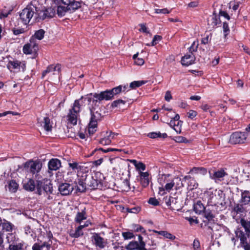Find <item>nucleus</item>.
<instances>
[{"label":"nucleus","instance_id":"nucleus-1","mask_svg":"<svg viewBox=\"0 0 250 250\" xmlns=\"http://www.w3.org/2000/svg\"><path fill=\"white\" fill-rule=\"evenodd\" d=\"M168 176L169 175L163 174L158 179V182L161 186L166 184L165 187L167 191L169 192L173 188H174L176 190H178L183 187V181H181L180 178L176 177L172 180H168L167 179Z\"/></svg>","mask_w":250,"mask_h":250},{"label":"nucleus","instance_id":"nucleus-2","mask_svg":"<svg viewBox=\"0 0 250 250\" xmlns=\"http://www.w3.org/2000/svg\"><path fill=\"white\" fill-rule=\"evenodd\" d=\"M225 195L223 191L221 190H215L214 193H210L208 196V207L211 206L213 208V206H221L222 207H224L226 205L225 202Z\"/></svg>","mask_w":250,"mask_h":250},{"label":"nucleus","instance_id":"nucleus-3","mask_svg":"<svg viewBox=\"0 0 250 250\" xmlns=\"http://www.w3.org/2000/svg\"><path fill=\"white\" fill-rule=\"evenodd\" d=\"M7 69L14 73L20 71L24 72L26 70V62L24 61H20L11 57L6 65Z\"/></svg>","mask_w":250,"mask_h":250},{"label":"nucleus","instance_id":"nucleus-4","mask_svg":"<svg viewBox=\"0 0 250 250\" xmlns=\"http://www.w3.org/2000/svg\"><path fill=\"white\" fill-rule=\"evenodd\" d=\"M36 11V7L33 5H28L23 9L20 14L23 23L25 25L28 23Z\"/></svg>","mask_w":250,"mask_h":250},{"label":"nucleus","instance_id":"nucleus-5","mask_svg":"<svg viewBox=\"0 0 250 250\" xmlns=\"http://www.w3.org/2000/svg\"><path fill=\"white\" fill-rule=\"evenodd\" d=\"M37 192L39 195H41L42 189L46 194H51L53 192V187L50 182L47 179H43L42 181H37L36 184Z\"/></svg>","mask_w":250,"mask_h":250},{"label":"nucleus","instance_id":"nucleus-6","mask_svg":"<svg viewBox=\"0 0 250 250\" xmlns=\"http://www.w3.org/2000/svg\"><path fill=\"white\" fill-rule=\"evenodd\" d=\"M7 242L9 244V250H24V243H17L15 236L12 233H8L6 237Z\"/></svg>","mask_w":250,"mask_h":250},{"label":"nucleus","instance_id":"nucleus-7","mask_svg":"<svg viewBox=\"0 0 250 250\" xmlns=\"http://www.w3.org/2000/svg\"><path fill=\"white\" fill-rule=\"evenodd\" d=\"M38 50V43L34 38H31L29 42L25 44L23 47L22 51L25 54H32Z\"/></svg>","mask_w":250,"mask_h":250},{"label":"nucleus","instance_id":"nucleus-8","mask_svg":"<svg viewBox=\"0 0 250 250\" xmlns=\"http://www.w3.org/2000/svg\"><path fill=\"white\" fill-rule=\"evenodd\" d=\"M248 133L242 132H235L230 136L229 142L232 144H243L246 140Z\"/></svg>","mask_w":250,"mask_h":250},{"label":"nucleus","instance_id":"nucleus-9","mask_svg":"<svg viewBox=\"0 0 250 250\" xmlns=\"http://www.w3.org/2000/svg\"><path fill=\"white\" fill-rule=\"evenodd\" d=\"M101 174L100 173H98L95 174L94 176H91L85 177V184H86L87 187L90 189H97L99 187H101L102 181L101 180H98L97 175Z\"/></svg>","mask_w":250,"mask_h":250},{"label":"nucleus","instance_id":"nucleus-10","mask_svg":"<svg viewBox=\"0 0 250 250\" xmlns=\"http://www.w3.org/2000/svg\"><path fill=\"white\" fill-rule=\"evenodd\" d=\"M236 237L239 238L240 244L244 250H250V246L247 241L248 234L245 233L242 230L237 229L235 231Z\"/></svg>","mask_w":250,"mask_h":250},{"label":"nucleus","instance_id":"nucleus-11","mask_svg":"<svg viewBox=\"0 0 250 250\" xmlns=\"http://www.w3.org/2000/svg\"><path fill=\"white\" fill-rule=\"evenodd\" d=\"M209 177L214 180L215 182H221L224 180V177L228 175V173L223 168H220L217 170H212L209 171Z\"/></svg>","mask_w":250,"mask_h":250},{"label":"nucleus","instance_id":"nucleus-12","mask_svg":"<svg viewBox=\"0 0 250 250\" xmlns=\"http://www.w3.org/2000/svg\"><path fill=\"white\" fill-rule=\"evenodd\" d=\"M166 203L167 205L169 206L172 210L179 211L182 209L181 202L178 198L170 196L166 201Z\"/></svg>","mask_w":250,"mask_h":250},{"label":"nucleus","instance_id":"nucleus-13","mask_svg":"<svg viewBox=\"0 0 250 250\" xmlns=\"http://www.w3.org/2000/svg\"><path fill=\"white\" fill-rule=\"evenodd\" d=\"M91 118L88 124V132L90 135L93 134L97 130V122L100 121L93 114V108H90Z\"/></svg>","mask_w":250,"mask_h":250},{"label":"nucleus","instance_id":"nucleus-14","mask_svg":"<svg viewBox=\"0 0 250 250\" xmlns=\"http://www.w3.org/2000/svg\"><path fill=\"white\" fill-rule=\"evenodd\" d=\"M56 13V10L52 7H48L44 10L41 11L38 14V19L41 20L49 19L53 18Z\"/></svg>","mask_w":250,"mask_h":250},{"label":"nucleus","instance_id":"nucleus-15","mask_svg":"<svg viewBox=\"0 0 250 250\" xmlns=\"http://www.w3.org/2000/svg\"><path fill=\"white\" fill-rule=\"evenodd\" d=\"M93 97L99 101L103 100L108 101L113 99L112 93L110 90H106L101 92L100 93H94Z\"/></svg>","mask_w":250,"mask_h":250},{"label":"nucleus","instance_id":"nucleus-16","mask_svg":"<svg viewBox=\"0 0 250 250\" xmlns=\"http://www.w3.org/2000/svg\"><path fill=\"white\" fill-rule=\"evenodd\" d=\"M25 167L29 168L30 172L35 174L41 169L42 164L38 162L30 161L25 164Z\"/></svg>","mask_w":250,"mask_h":250},{"label":"nucleus","instance_id":"nucleus-17","mask_svg":"<svg viewBox=\"0 0 250 250\" xmlns=\"http://www.w3.org/2000/svg\"><path fill=\"white\" fill-rule=\"evenodd\" d=\"M74 189L73 186L68 183H62L59 187V190L62 195H69Z\"/></svg>","mask_w":250,"mask_h":250},{"label":"nucleus","instance_id":"nucleus-18","mask_svg":"<svg viewBox=\"0 0 250 250\" xmlns=\"http://www.w3.org/2000/svg\"><path fill=\"white\" fill-rule=\"evenodd\" d=\"M61 66L59 64L56 65H51L42 72V77L43 78L47 74L52 73L53 75H58L61 71Z\"/></svg>","mask_w":250,"mask_h":250},{"label":"nucleus","instance_id":"nucleus-19","mask_svg":"<svg viewBox=\"0 0 250 250\" xmlns=\"http://www.w3.org/2000/svg\"><path fill=\"white\" fill-rule=\"evenodd\" d=\"M38 124L42 126L45 130L47 131L51 130L52 125L50 124V120L48 117H45L43 118L38 119Z\"/></svg>","mask_w":250,"mask_h":250},{"label":"nucleus","instance_id":"nucleus-20","mask_svg":"<svg viewBox=\"0 0 250 250\" xmlns=\"http://www.w3.org/2000/svg\"><path fill=\"white\" fill-rule=\"evenodd\" d=\"M241 198L239 202L241 204L248 205L250 203V191L247 190L241 189Z\"/></svg>","mask_w":250,"mask_h":250},{"label":"nucleus","instance_id":"nucleus-21","mask_svg":"<svg viewBox=\"0 0 250 250\" xmlns=\"http://www.w3.org/2000/svg\"><path fill=\"white\" fill-rule=\"evenodd\" d=\"M115 135V134L112 133L111 131L109 132L107 131L105 135L99 140V144L104 146L110 144L111 140L113 139Z\"/></svg>","mask_w":250,"mask_h":250},{"label":"nucleus","instance_id":"nucleus-22","mask_svg":"<svg viewBox=\"0 0 250 250\" xmlns=\"http://www.w3.org/2000/svg\"><path fill=\"white\" fill-rule=\"evenodd\" d=\"M195 57L193 54H187L182 57L181 63L183 65L188 66L194 63Z\"/></svg>","mask_w":250,"mask_h":250},{"label":"nucleus","instance_id":"nucleus-23","mask_svg":"<svg viewBox=\"0 0 250 250\" xmlns=\"http://www.w3.org/2000/svg\"><path fill=\"white\" fill-rule=\"evenodd\" d=\"M76 10V9L72 7L68 6L67 5H64V6L60 5L58 6L57 14L59 16L62 17L63 16L66 12H69L71 13Z\"/></svg>","mask_w":250,"mask_h":250},{"label":"nucleus","instance_id":"nucleus-24","mask_svg":"<svg viewBox=\"0 0 250 250\" xmlns=\"http://www.w3.org/2000/svg\"><path fill=\"white\" fill-rule=\"evenodd\" d=\"M140 181L144 187L148 186L149 183V173L147 172H139Z\"/></svg>","mask_w":250,"mask_h":250},{"label":"nucleus","instance_id":"nucleus-25","mask_svg":"<svg viewBox=\"0 0 250 250\" xmlns=\"http://www.w3.org/2000/svg\"><path fill=\"white\" fill-rule=\"evenodd\" d=\"M92 240L94 241V244L96 247L103 249L105 247L104 239L99 234L95 233L92 237Z\"/></svg>","mask_w":250,"mask_h":250},{"label":"nucleus","instance_id":"nucleus-26","mask_svg":"<svg viewBox=\"0 0 250 250\" xmlns=\"http://www.w3.org/2000/svg\"><path fill=\"white\" fill-rule=\"evenodd\" d=\"M48 166L50 170H57L61 167V162L58 159H52L49 161Z\"/></svg>","mask_w":250,"mask_h":250},{"label":"nucleus","instance_id":"nucleus-27","mask_svg":"<svg viewBox=\"0 0 250 250\" xmlns=\"http://www.w3.org/2000/svg\"><path fill=\"white\" fill-rule=\"evenodd\" d=\"M79 112H75L71 108L69 110V113L67 115L68 121L72 124L75 125L77 124V118Z\"/></svg>","mask_w":250,"mask_h":250},{"label":"nucleus","instance_id":"nucleus-28","mask_svg":"<svg viewBox=\"0 0 250 250\" xmlns=\"http://www.w3.org/2000/svg\"><path fill=\"white\" fill-rule=\"evenodd\" d=\"M188 181V187L190 189L196 188L198 187V184L190 176H185L183 180V181L186 182Z\"/></svg>","mask_w":250,"mask_h":250},{"label":"nucleus","instance_id":"nucleus-29","mask_svg":"<svg viewBox=\"0 0 250 250\" xmlns=\"http://www.w3.org/2000/svg\"><path fill=\"white\" fill-rule=\"evenodd\" d=\"M68 166L73 170L77 171V176H79V171L83 170L84 167L76 162H69Z\"/></svg>","mask_w":250,"mask_h":250},{"label":"nucleus","instance_id":"nucleus-30","mask_svg":"<svg viewBox=\"0 0 250 250\" xmlns=\"http://www.w3.org/2000/svg\"><path fill=\"white\" fill-rule=\"evenodd\" d=\"M52 242H44L42 245H39L35 244L32 247L33 250H50Z\"/></svg>","mask_w":250,"mask_h":250},{"label":"nucleus","instance_id":"nucleus-31","mask_svg":"<svg viewBox=\"0 0 250 250\" xmlns=\"http://www.w3.org/2000/svg\"><path fill=\"white\" fill-rule=\"evenodd\" d=\"M244 204L240 203L235 204L233 208V212L236 213V214L243 213L245 211V208L244 207Z\"/></svg>","mask_w":250,"mask_h":250},{"label":"nucleus","instance_id":"nucleus-32","mask_svg":"<svg viewBox=\"0 0 250 250\" xmlns=\"http://www.w3.org/2000/svg\"><path fill=\"white\" fill-rule=\"evenodd\" d=\"M86 219V214L85 211V208H84L82 209L81 212H78L76 216L75 217V220L76 222L78 223H81V222Z\"/></svg>","mask_w":250,"mask_h":250},{"label":"nucleus","instance_id":"nucleus-33","mask_svg":"<svg viewBox=\"0 0 250 250\" xmlns=\"http://www.w3.org/2000/svg\"><path fill=\"white\" fill-rule=\"evenodd\" d=\"M83 97H82L80 99L76 100L75 101L74 103L73 104V107L72 109L76 112H79L81 110V107L83 105Z\"/></svg>","mask_w":250,"mask_h":250},{"label":"nucleus","instance_id":"nucleus-34","mask_svg":"<svg viewBox=\"0 0 250 250\" xmlns=\"http://www.w3.org/2000/svg\"><path fill=\"white\" fill-rule=\"evenodd\" d=\"M1 227L2 230L10 232L12 231L14 225L5 219H3L2 221Z\"/></svg>","mask_w":250,"mask_h":250},{"label":"nucleus","instance_id":"nucleus-35","mask_svg":"<svg viewBox=\"0 0 250 250\" xmlns=\"http://www.w3.org/2000/svg\"><path fill=\"white\" fill-rule=\"evenodd\" d=\"M206 209L201 201H197L194 205V210L196 213L201 214Z\"/></svg>","mask_w":250,"mask_h":250},{"label":"nucleus","instance_id":"nucleus-36","mask_svg":"<svg viewBox=\"0 0 250 250\" xmlns=\"http://www.w3.org/2000/svg\"><path fill=\"white\" fill-rule=\"evenodd\" d=\"M153 231L156 233H157L159 235H161L164 236L165 238L168 239H170L171 240H174L176 238L174 235H173L172 234L167 232V231L154 230Z\"/></svg>","mask_w":250,"mask_h":250},{"label":"nucleus","instance_id":"nucleus-37","mask_svg":"<svg viewBox=\"0 0 250 250\" xmlns=\"http://www.w3.org/2000/svg\"><path fill=\"white\" fill-rule=\"evenodd\" d=\"M131 163L134 165L136 168L140 171H144L146 169V166L141 162H138L136 160H131Z\"/></svg>","mask_w":250,"mask_h":250},{"label":"nucleus","instance_id":"nucleus-38","mask_svg":"<svg viewBox=\"0 0 250 250\" xmlns=\"http://www.w3.org/2000/svg\"><path fill=\"white\" fill-rule=\"evenodd\" d=\"M126 249L128 250H141L140 245L137 241L130 242L126 246Z\"/></svg>","mask_w":250,"mask_h":250},{"label":"nucleus","instance_id":"nucleus-39","mask_svg":"<svg viewBox=\"0 0 250 250\" xmlns=\"http://www.w3.org/2000/svg\"><path fill=\"white\" fill-rule=\"evenodd\" d=\"M77 184V190L81 192H84L86 188V184H85V181L83 182V180L79 179L78 184Z\"/></svg>","mask_w":250,"mask_h":250},{"label":"nucleus","instance_id":"nucleus-40","mask_svg":"<svg viewBox=\"0 0 250 250\" xmlns=\"http://www.w3.org/2000/svg\"><path fill=\"white\" fill-rule=\"evenodd\" d=\"M147 136L150 138L155 139L157 138H166L167 137V134L166 133H161L160 132H150L147 134Z\"/></svg>","mask_w":250,"mask_h":250},{"label":"nucleus","instance_id":"nucleus-41","mask_svg":"<svg viewBox=\"0 0 250 250\" xmlns=\"http://www.w3.org/2000/svg\"><path fill=\"white\" fill-rule=\"evenodd\" d=\"M180 116L179 114H177L175 115L174 118H173L171 120H174L177 122V127L175 129V131L177 133H180L181 132V126L182 125V122L179 120Z\"/></svg>","mask_w":250,"mask_h":250},{"label":"nucleus","instance_id":"nucleus-42","mask_svg":"<svg viewBox=\"0 0 250 250\" xmlns=\"http://www.w3.org/2000/svg\"><path fill=\"white\" fill-rule=\"evenodd\" d=\"M19 185L14 180H11L9 182L8 189L11 192L15 193L17 191Z\"/></svg>","mask_w":250,"mask_h":250},{"label":"nucleus","instance_id":"nucleus-43","mask_svg":"<svg viewBox=\"0 0 250 250\" xmlns=\"http://www.w3.org/2000/svg\"><path fill=\"white\" fill-rule=\"evenodd\" d=\"M240 222L242 227L245 229V231L247 233H248V236H249L250 232V220L247 221L242 219Z\"/></svg>","mask_w":250,"mask_h":250},{"label":"nucleus","instance_id":"nucleus-44","mask_svg":"<svg viewBox=\"0 0 250 250\" xmlns=\"http://www.w3.org/2000/svg\"><path fill=\"white\" fill-rule=\"evenodd\" d=\"M44 33L45 31L43 29H40L37 31L31 38H34L35 40H41L44 37Z\"/></svg>","mask_w":250,"mask_h":250},{"label":"nucleus","instance_id":"nucleus-45","mask_svg":"<svg viewBox=\"0 0 250 250\" xmlns=\"http://www.w3.org/2000/svg\"><path fill=\"white\" fill-rule=\"evenodd\" d=\"M84 228V226H80L76 229L75 232L71 233L70 235L75 238H78L83 234L82 229Z\"/></svg>","mask_w":250,"mask_h":250},{"label":"nucleus","instance_id":"nucleus-46","mask_svg":"<svg viewBox=\"0 0 250 250\" xmlns=\"http://www.w3.org/2000/svg\"><path fill=\"white\" fill-rule=\"evenodd\" d=\"M36 187V185H35L34 181L32 180H30L24 186V188L26 190L31 191H33L35 189Z\"/></svg>","mask_w":250,"mask_h":250},{"label":"nucleus","instance_id":"nucleus-47","mask_svg":"<svg viewBox=\"0 0 250 250\" xmlns=\"http://www.w3.org/2000/svg\"><path fill=\"white\" fill-rule=\"evenodd\" d=\"M122 88L123 86L120 85L115 87H114L111 89H109L110 92L112 93L113 98H114V97L115 96L118 95L122 91Z\"/></svg>","mask_w":250,"mask_h":250},{"label":"nucleus","instance_id":"nucleus-48","mask_svg":"<svg viewBox=\"0 0 250 250\" xmlns=\"http://www.w3.org/2000/svg\"><path fill=\"white\" fill-rule=\"evenodd\" d=\"M132 228L135 232H141L145 233L146 231L141 226L138 224H133Z\"/></svg>","mask_w":250,"mask_h":250},{"label":"nucleus","instance_id":"nucleus-49","mask_svg":"<svg viewBox=\"0 0 250 250\" xmlns=\"http://www.w3.org/2000/svg\"><path fill=\"white\" fill-rule=\"evenodd\" d=\"M203 212L205 213V217L208 219V221L212 220L214 217L210 208L205 209Z\"/></svg>","mask_w":250,"mask_h":250},{"label":"nucleus","instance_id":"nucleus-50","mask_svg":"<svg viewBox=\"0 0 250 250\" xmlns=\"http://www.w3.org/2000/svg\"><path fill=\"white\" fill-rule=\"evenodd\" d=\"M145 82L143 81H134L130 83L129 86L131 88L134 89L141 86Z\"/></svg>","mask_w":250,"mask_h":250},{"label":"nucleus","instance_id":"nucleus-51","mask_svg":"<svg viewBox=\"0 0 250 250\" xmlns=\"http://www.w3.org/2000/svg\"><path fill=\"white\" fill-rule=\"evenodd\" d=\"M198 46V42L194 41L192 43L190 47L188 48L189 52L190 53V54H193V53L196 52L197 50Z\"/></svg>","mask_w":250,"mask_h":250},{"label":"nucleus","instance_id":"nucleus-52","mask_svg":"<svg viewBox=\"0 0 250 250\" xmlns=\"http://www.w3.org/2000/svg\"><path fill=\"white\" fill-rule=\"evenodd\" d=\"M92 95V93H90L89 95H88L86 97L83 98V101L87 100L89 104H90L92 102L93 104H94V105H96L98 100L97 99H94V98L90 97V96H91Z\"/></svg>","mask_w":250,"mask_h":250},{"label":"nucleus","instance_id":"nucleus-53","mask_svg":"<svg viewBox=\"0 0 250 250\" xmlns=\"http://www.w3.org/2000/svg\"><path fill=\"white\" fill-rule=\"evenodd\" d=\"M97 150H102L104 153H108L110 151H120V150H119L118 149H116V148H108L107 149H104L103 148H99L98 149H97V148L95 149L93 151L92 153L91 154V155H93L94 154V153Z\"/></svg>","mask_w":250,"mask_h":250},{"label":"nucleus","instance_id":"nucleus-54","mask_svg":"<svg viewBox=\"0 0 250 250\" xmlns=\"http://www.w3.org/2000/svg\"><path fill=\"white\" fill-rule=\"evenodd\" d=\"M138 240H139V244L140 245V249L141 250H147L145 248L146 243L143 241V238L142 236L140 235H138Z\"/></svg>","mask_w":250,"mask_h":250},{"label":"nucleus","instance_id":"nucleus-55","mask_svg":"<svg viewBox=\"0 0 250 250\" xmlns=\"http://www.w3.org/2000/svg\"><path fill=\"white\" fill-rule=\"evenodd\" d=\"M126 210L129 213H137L140 211L141 208L137 206L132 208H127Z\"/></svg>","mask_w":250,"mask_h":250},{"label":"nucleus","instance_id":"nucleus-56","mask_svg":"<svg viewBox=\"0 0 250 250\" xmlns=\"http://www.w3.org/2000/svg\"><path fill=\"white\" fill-rule=\"evenodd\" d=\"M122 235L125 240L131 239V238H133L134 236V235L132 232H129V231L123 232Z\"/></svg>","mask_w":250,"mask_h":250},{"label":"nucleus","instance_id":"nucleus-57","mask_svg":"<svg viewBox=\"0 0 250 250\" xmlns=\"http://www.w3.org/2000/svg\"><path fill=\"white\" fill-rule=\"evenodd\" d=\"M125 103V102L122 100H117L114 101L111 104V106L112 107H118L120 104H124Z\"/></svg>","mask_w":250,"mask_h":250},{"label":"nucleus","instance_id":"nucleus-58","mask_svg":"<svg viewBox=\"0 0 250 250\" xmlns=\"http://www.w3.org/2000/svg\"><path fill=\"white\" fill-rule=\"evenodd\" d=\"M223 31H224V36H225V37H226L227 36V35H228L229 33V27L228 24L227 22H224L223 23Z\"/></svg>","mask_w":250,"mask_h":250},{"label":"nucleus","instance_id":"nucleus-59","mask_svg":"<svg viewBox=\"0 0 250 250\" xmlns=\"http://www.w3.org/2000/svg\"><path fill=\"white\" fill-rule=\"evenodd\" d=\"M162 39V37L161 36L159 35H155L151 42V45L154 46L157 43H158V42L161 41Z\"/></svg>","mask_w":250,"mask_h":250},{"label":"nucleus","instance_id":"nucleus-60","mask_svg":"<svg viewBox=\"0 0 250 250\" xmlns=\"http://www.w3.org/2000/svg\"><path fill=\"white\" fill-rule=\"evenodd\" d=\"M193 248L194 250H200V243L198 239H195L193 243Z\"/></svg>","mask_w":250,"mask_h":250},{"label":"nucleus","instance_id":"nucleus-61","mask_svg":"<svg viewBox=\"0 0 250 250\" xmlns=\"http://www.w3.org/2000/svg\"><path fill=\"white\" fill-rule=\"evenodd\" d=\"M11 10H9L8 11H6L5 10H2L0 12V19H3L6 18L8 17V16L10 14Z\"/></svg>","mask_w":250,"mask_h":250},{"label":"nucleus","instance_id":"nucleus-62","mask_svg":"<svg viewBox=\"0 0 250 250\" xmlns=\"http://www.w3.org/2000/svg\"><path fill=\"white\" fill-rule=\"evenodd\" d=\"M13 33L15 35H18L20 34L23 33L24 30L23 28H13L12 29Z\"/></svg>","mask_w":250,"mask_h":250},{"label":"nucleus","instance_id":"nucleus-63","mask_svg":"<svg viewBox=\"0 0 250 250\" xmlns=\"http://www.w3.org/2000/svg\"><path fill=\"white\" fill-rule=\"evenodd\" d=\"M148 203L153 206H156L159 205V202L155 198H150L149 199Z\"/></svg>","mask_w":250,"mask_h":250},{"label":"nucleus","instance_id":"nucleus-64","mask_svg":"<svg viewBox=\"0 0 250 250\" xmlns=\"http://www.w3.org/2000/svg\"><path fill=\"white\" fill-rule=\"evenodd\" d=\"M211 22L209 24L213 27H215V26H216L218 24V21H217L216 16H213V17H211Z\"/></svg>","mask_w":250,"mask_h":250}]
</instances>
